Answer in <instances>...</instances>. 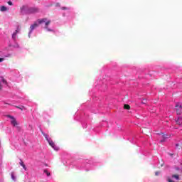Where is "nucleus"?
<instances>
[{
  "label": "nucleus",
  "mask_w": 182,
  "mask_h": 182,
  "mask_svg": "<svg viewBox=\"0 0 182 182\" xmlns=\"http://www.w3.org/2000/svg\"><path fill=\"white\" fill-rule=\"evenodd\" d=\"M176 147H178V146H180L178 144H176Z\"/></svg>",
  "instance_id": "cd10ccee"
},
{
  "label": "nucleus",
  "mask_w": 182,
  "mask_h": 182,
  "mask_svg": "<svg viewBox=\"0 0 182 182\" xmlns=\"http://www.w3.org/2000/svg\"><path fill=\"white\" fill-rule=\"evenodd\" d=\"M15 107H16V109H20V110H26V108H25V106H21V107H18V106H15Z\"/></svg>",
  "instance_id": "9d476101"
},
{
  "label": "nucleus",
  "mask_w": 182,
  "mask_h": 182,
  "mask_svg": "<svg viewBox=\"0 0 182 182\" xmlns=\"http://www.w3.org/2000/svg\"><path fill=\"white\" fill-rule=\"evenodd\" d=\"M176 113L177 114H181L182 112V106L181 104H177L176 106Z\"/></svg>",
  "instance_id": "7ed1b4c3"
},
{
  "label": "nucleus",
  "mask_w": 182,
  "mask_h": 182,
  "mask_svg": "<svg viewBox=\"0 0 182 182\" xmlns=\"http://www.w3.org/2000/svg\"><path fill=\"white\" fill-rule=\"evenodd\" d=\"M159 174H160V171H156V172L155 173V175H156V176H159Z\"/></svg>",
  "instance_id": "5701e85b"
},
{
  "label": "nucleus",
  "mask_w": 182,
  "mask_h": 182,
  "mask_svg": "<svg viewBox=\"0 0 182 182\" xmlns=\"http://www.w3.org/2000/svg\"><path fill=\"white\" fill-rule=\"evenodd\" d=\"M172 178H176V180H180V176L176 175V174L172 175Z\"/></svg>",
  "instance_id": "9b49d317"
},
{
  "label": "nucleus",
  "mask_w": 182,
  "mask_h": 182,
  "mask_svg": "<svg viewBox=\"0 0 182 182\" xmlns=\"http://www.w3.org/2000/svg\"><path fill=\"white\" fill-rule=\"evenodd\" d=\"M20 166H21L23 169L26 170V166L25 165V164H23V161H22V160H21L20 161Z\"/></svg>",
  "instance_id": "1a4fd4ad"
},
{
  "label": "nucleus",
  "mask_w": 182,
  "mask_h": 182,
  "mask_svg": "<svg viewBox=\"0 0 182 182\" xmlns=\"http://www.w3.org/2000/svg\"><path fill=\"white\" fill-rule=\"evenodd\" d=\"M61 9L63 11H67V9H69L68 7H61Z\"/></svg>",
  "instance_id": "aec40b11"
},
{
  "label": "nucleus",
  "mask_w": 182,
  "mask_h": 182,
  "mask_svg": "<svg viewBox=\"0 0 182 182\" xmlns=\"http://www.w3.org/2000/svg\"><path fill=\"white\" fill-rule=\"evenodd\" d=\"M7 117H9V119H11V123L12 126H14V127L18 126V122H16V119H15L11 115H7Z\"/></svg>",
  "instance_id": "f03ea898"
},
{
  "label": "nucleus",
  "mask_w": 182,
  "mask_h": 182,
  "mask_svg": "<svg viewBox=\"0 0 182 182\" xmlns=\"http://www.w3.org/2000/svg\"><path fill=\"white\" fill-rule=\"evenodd\" d=\"M48 142L49 143L50 146L54 149V150H59V149L56 147V145H55V142H53V141H48Z\"/></svg>",
  "instance_id": "39448f33"
},
{
  "label": "nucleus",
  "mask_w": 182,
  "mask_h": 182,
  "mask_svg": "<svg viewBox=\"0 0 182 182\" xmlns=\"http://www.w3.org/2000/svg\"><path fill=\"white\" fill-rule=\"evenodd\" d=\"M41 134H43V136L45 137L46 140H47V141H49V136L46 134L44 133L43 131H42V129H41Z\"/></svg>",
  "instance_id": "0eeeda50"
},
{
  "label": "nucleus",
  "mask_w": 182,
  "mask_h": 182,
  "mask_svg": "<svg viewBox=\"0 0 182 182\" xmlns=\"http://www.w3.org/2000/svg\"><path fill=\"white\" fill-rule=\"evenodd\" d=\"M11 178H12L13 181H16V178L15 177V173L14 172L11 173Z\"/></svg>",
  "instance_id": "6e6552de"
},
{
  "label": "nucleus",
  "mask_w": 182,
  "mask_h": 182,
  "mask_svg": "<svg viewBox=\"0 0 182 182\" xmlns=\"http://www.w3.org/2000/svg\"><path fill=\"white\" fill-rule=\"evenodd\" d=\"M2 90V85H1V83H0V90Z\"/></svg>",
  "instance_id": "bb28decb"
},
{
  "label": "nucleus",
  "mask_w": 182,
  "mask_h": 182,
  "mask_svg": "<svg viewBox=\"0 0 182 182\" xmlns=\"http://www.w3.org/2000/svg\"><path fill=\"white\" fill-rule=\"evenodd\" d=\"M46 21H48V18H42V19H38L37 20V22L39 25L46 22Z\"/></svg>",
  "instance_id": "423d86ee"
},
{
  "label": "nucleus",
  "mask_w": 182,
  "mask_h": 182,
  "mask_svg": "<svg viewBox=\"0 0 182 182\" xmlns=\"http://www.w3.org/2000/svg\"><path fill=\"white\" fill-rule=\"evenodd\" d=\"M1 82H2L3 83H4V85H8V82L6 81V80H5V79L4 78V77H1Z\"/></svg>",
  "instance_id": "4468645a"
},
{
  "label": "nucleus",
  "mask_w": 182,
  "mask_h": 182,
  "mask_svg": "<svg viewBox=\"0 0 182 182\" xmlns=\"http://www.w3.org/2000/svg\"><path fill=\"white\" fill-rule=\"evenodd\" d=\"M8 5L12 6L13 5L12 1H8Z\"/></svg>",
  "instance_id": "4be33fe9"
},
{
  "label": "nucleus",
  "mask_w": 182,
  "mask_h": 182,
  "mask_svg": "<svg viewBox=\"0 0 182 182\" xmlns=\"http://www.w3.org/2000/svg\"><path fill=\"white\" fill-rule=\"evenodd\" d=\"M38 26H39V25L38 24L37 22H35L33 25H31L30 26V33H32V31H33V29H36Z\"/></svg>",
  "instance_id": "20e7f679"
},
{
  "label": "nucleus",
  "mask_w": 182,
  "mask_h": 182,
  "mask_svg": "<svg viewBox=\"0 0 182 182\" xmlns=\"http://www.w3.org/2000/svg\"><path fill=\"white\" fill-rule=\"evenodd\" d=\"M124 109H127V110H130V105H124Z\"/></svg>",
  "instance_id": "2eb2a0df"
},
{
  "label": "nucleus",
  "mask_w": 182,
  "mask_h": 182,
  "mask_svg": "<svg viewBox=\"0 0 182 182\" xmlns=\"http://www.w3.org/2000/svg\"><path fill=\"white\" fill-rule=\"evenodd\" d=\"M176 170H177V171H178L180 170V168L176 167Z\"/></svg>",
  "instance_id": "a878e982"
},
{
  "label": "nucleus",
  "mask_w": 182,
  "mask_h": 182,
  "mask_svg": "<svg viewBox=\"0 0 182 182\" xmlns=\"http://www.w3.org/2000/svg\"><path fill=\"white\" fill-rule=\"evenodd\" d=\"M1 62H4V58H0V63H1Z\"/></svg>",
  "instance_id": "b1692460"
},
{
  "label": "nucleus",
  "mask_w": 182,
  "mask_h": 182,
  "mask_svg": "<svg viewBox=\"0 0 182 182\" xmlns=\"http://www.w3.org/2000/svg\"><path fill=\"white\" fill-rule=\"evenodd\" d=\"M171 156H173V154H169Z\"/></svg>",
  "instance_id": "c85d7f7f"
},
{
  "label": "nucleus",
  "mask_w": 182,
  "mask_h": 182,
  "mask_svg": "<svg viewBox=\"0 0 182 182\" xmlns=\"http://www.w3.org/2000/svg\"><path fill=\"white\" fill-rule=\"evenodd\" d=\"M0 11L1 12H5V11H6V7L5 6H2L0 9Z\"/></svg>",
  "instance_id": "f8f14e48"
},
{
  "label": "nucleus",
  "mask_w": 182,
  "mask_h": 182,
  "mask_svg": "<svg viewBox=\"0 0 182 182\" xmlns=\"http://www.w3.org/2000/svg\"><path fill=\"white\" fill-rule=\"evenodd\" d=\"M55 6H60V4L57 3V4H55Z\"/></svg>",
  "instance_id": "393cba45"
},
{
  "label": "nucleus",
  "mask_w": 182,
  "mask_h": 182,
  "mask_svg": "<svg viewBox=\"0 0 182 182\" xmlns=\"http://www.w3.org/2000/svg\"><path fill=\"white\" fill-rule=\"evenodd\" d=\"M50 23V21H46V26L45 28L47 29L48 28V26Z\"/></svg>",
  "instance_id": "f3484780"
},
{
  "label": "nucleus",
  "mask_w": 182,
  "mask_h": 182,
  "mask_svg": "<svg viewBox=\"0 0 182 182\" xmlns=\"http://www.w3.org/2000/svg\"><path fill=\"white\" fill-rule=\"evenodd\" d=\"M20 31H21V26H18L16 31L14 32V33H16V34L19 33Z\"/></svg>",
  "instance_id": "ddd939ff"
},
{
  "label": "nucleus",
  "mask_w": 182,
  "mask_h": 182,
  "mask_svg": "<svg viewBox=\"0 0 182 182\" xmlns=\"http://www.w3.org/2000/svg\"><path fill=\"white\" fill-rule=\"evenodd\" d=\"M43 171L48 177L50 176V173L49 171H48V170L45 169Z\"/></svg>",
  "instance_id": "dca6fc26"
},
{
  "label": "nucleus",
  "mask_w": 182,
  "mask_h": 182,
  "mask_svg": "<svg viewBox=\"0 0 182 182\" xmlns=\"http://www.w3.org/2000/svg\"><path fill=\"white\" fill-rule=\"evenodd\" d=\"M166 138H167V137L164 136V139L161 140V143H163V141H166Z\"/></svg>",
  "instance_id": "412c9836"
},
{
  "label": "nucleus",
  "mask_w": 182,
  "mask_h": 182,
  "mask_svg": "<svg viewBox=\"0 0 182 182\" xmlns=\"http://www.w3.org/2000/svg\"><path fill=\"white\" fill-rule=\"evenodd\" d=\"M141 103H142V105H146V103H147V100L144 99V100L141 101Z\"/></svg>",
  "instance_id": "a211bd4d"
},
{
  "label": "nucleus",
  "mask_w": 182,
  "mask_h": 182,
  "mask_svg": "<svg viewBox=\"0 0 182 182\" xmlns=\"http://www.w3.org/2000/svg\"><path fill=\"white\" fill-rule=\"evenodd\" d=\"M16 33H14L13 35H12V38L13 39H16Z\"/></svg>",
  "instance_id": "6ab92c4d"
},
{
  "label": "nucleus",
  "mask_w": 182,
  "mask_h": 182,
  "mask_svg": "<svg viewBox=\"0 0 182 182\" xmlns=\"http://www.w3.org/2000/svg\"><path fill=\"white\" fill-rule=\"evenodd\" d=\"M21 12L23 15H25V14H38V12H39V9L36 7L28 8L26 6H23L21 8Z\"/></svg>",
  "instance_id": "f257e3e1"
}]
</instances>
